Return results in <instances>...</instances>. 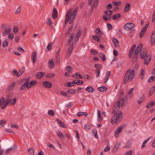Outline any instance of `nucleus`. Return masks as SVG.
<instances>
[{
	"mask_svg": "<svg viewBox=\"0 0 155 155\" xmlns=\"http://www.w3.org/2000/svg\"><path fill=\"white\" fill-rule=\"evenodd\" d=\"M26 86H27V85H26V84H25L24 83L21 86V87H20V90H23L25 88V87H26Z\"/></svg>",
	"mask_w": 155,
	"mask_h": 155,
	"instance_id": "63",
	"label": "nucleus"
},
{
	"mask_svg": "<svg viewBox=\"0 0 155 155\" xmlns=\"http://www.w3.org/2000/svg\"><path fill=\"white\" fill-rule=\"evenodd\" d=\"M113 12V11L111 10H106L104 11V13L107 15V16H111V15H112Z\"/></svg>",
	"mask_w": 155,
	"mask_h": 155,
	"instance_id": "32",
	"label": "nucleus"
},
{
	"mask_svg": "<svg viewBox=\"0 0 155 155\" xmlns=\"http://www.w3.org/2000/svg\"><path fill=\"white\" fill-rule=\"evenodd\" d=\"M94 67L96 68V71H101L102 69V67L101 64H96L94 65Z\"/></svg>",
	"mask_w": 155,
	"mask_h": 155,
	"instance_id": "25",
	"label": "nucleus"
},
{
	"mask_svg": "<svg viewBox=\"0 0 155 155\" xmlns=\"http://www.w3.org/2000/svg\"><path fill=\"white\" fill-rule=\"evenodd\" d=\"M145 57L144 64L147 65L151 59V55L150 54H148Z\"/></svg>",
	"mask_w": 155,
	"mask_h": 155,
	"instance_id": "6",
	"label": "nucleus"
},
{
	"mask_svg": "<svg viewBox=\"0 0 155 155\" xmlns=\"http://www.w3.org/2000/svg\"><path fill=\"white\" fill-rule=\"evenodd\" d=\"M121 16V15L118 13H117L115 15H112V17L113 19H114V20H117Z\"/></svg>",
	"mask_w": 155,
	"mask_h": 155,
	"instance_id": "31",
	"label": "nucleus"
},
{
	"mask_svg": "<svg viewBox=\"0 0 155 155\" xmlns=\"http://www.w3.org/2000/svg\"><path fill=\"white\" fill-rule=\"evenodd\" d=\"M56 120L57 122L60 124V126L65 128H66V125L62 122L59 119L57 118Z\"/></svg>",
	"mask_w": 155,
	"mask_h": 155,
	"instance_id": "26",
	"label": "nucleus"
},
{
	"mask_svg": "<svg viewBox=\"0 0 155 155\" xmlns=\"http://www.w3.org/2000/svg\"><path fill=\"white\" fill-rule=\"evenodd\" d=\"M145 74V71L144 69H142L141 70L140 73L139 75L141 79L142 80L143 79L144 76Z\"/></svg>",
	"mask_w": 155,
	"mask_h": 155,
	"instance_id": "37",
	"label": "nucleus"
},
{
	"mask_svg": "<svg viewBox=\"0 0 155 155\" xmlns=\"http://www.w3.org/2000/svg\"><path fill=\"white\" fill-rule=\"evenodd\" d=\"M155 91V85L150 89L149 95L150 96L152 95L153 92Z\"/></svg>",
	"mask_w": 155,
	"mask_h": 155,
	"instance_id": "28",
	"label": "nucleus"
},
{
	"mask_svg": "<svg viewBox=\"0 0 155 155\" xmlns=\"http://www.w3.org/2000/svg\"><path fill=\"white\" fill-rule=\"evenodd\" d=\"M74 36V33H72L70 34V37L68 39V41L67 42V45H69L71 43L72 41Z\"/></svg>",
	"mask_w": 155,
	"mask_h": 155,
	"instance_id": "34",
	"label": "nucleus"
},
{
	"mask_svg": "<svg viewBox=\"0 0 155 155\" xmlns=\"http://www.w3.org/2000/svg\"><path fill=\"white\" fill-rule=\"evenodd\" d=\"M120 108V107H119L116 106V104H115L113 108V113H114L116 112Z\"/></svg>",
	"mask_w": 155,
	"mask_h": 155,
	"instance_id": "42",
	"label": "nucleus"
},
{
	"mask_svg": "<svg viewBox=\"0 0 155 155\" xmlns=\"http://www.w3.org/2000/svg\"><path fill=\"white\" fill-rule=\"evenodd\" d=\"M7 101H8L7 100L5 101L2 104L1 107V108L2 109H5V108L6 106L9 104Z\"/></svg>",
	"mask_w": 155,
	"mask_h": 155,
	"instance_id": "40",
	"label": "nucleus"
},
{
	"mask_svg": "<svg viewBox=\"0 0 155 155\" xmlns=\"http://www.w3.org/2000/svg\"><path fill=\"white\" fill-rule=\"evenodd\" d=\"M133 153V151L132 150H130L129 151L127 152L125 155H132Z\"/></svg>",
	"mask_w": 155,
	"mask_h": 155,
	"instance_id": "64",
	"label": "nucleus"
},
{
	"mask_svg": "<svg viewBox=\"0 0 155 155\" xmlns=\"http://www.w3.org/2000/svg\"><path fill=\"white\" fill-rule=\"evenodd\" d=\"M65 85L66 87H72L74 85V81L72 82H69L66 83Z\"/></svg>",
	"mask_w": 155,
	"mask_h": 155,
	"instance_id": "41",
	"label": "nucleus"
},
{
	"mask_svg": "<svg viewBox=\"0 0 155 155\" xmlns=\"http://www.w3.org/2000/svg\"><path fill=\"white\" fill-rule=\"evenodd\" d=\"M8 44V42L7 40L4 41L2 44L3 47L5 48V46H7Z\"/></svg>",
	"mask_w": 155,
	"mask_h": 155,
	"instance_id": "57",
	"label": "nucleus"
},
{
	"mask_svg": "<svg viewBox=\"0 0 155 155\" xmlns=\"http://www.w3.org/2000/svg\"><path fill=\"white\" fill-rule=\"evenodd\" d=\"M55 75V74L54 73H49L46 75V76L47 78H50L52 77Z\"/></svg>",
	"mask_w": 155,
	"mask_h": 155,
	"instance_id": "61",
	"label": "nucleus"
},
{
	"mask_svg": "<svg viewBox=\"0 0 155 155\" xmlns=\"http://www.w3.org/2000/svg\"><path fill=\"white\" fill-rule=\"evenodd\" d=\"M130 4L129 3H126L125 5V7L124 9V12H127L130 9Z\"/></svg>",
	"mask_w": 155,
	"mask_h": 155,
	"instance_id": "39",
	"label": "nucleus"
},
{
	"mask_svg": "<svg viewBox=\"0 0 155 155\" xmlns=\"http://www.w3.org/2000/svg\"><path fill=\"white\" fill-rule=\"evenodd\" d=\"M11 30V27L9 26L6 27L5 28V31L2 32V35L5 36L6 35L9 34Z\"/></svg>",
	"mask_w": 155,
	"mask_h": 155,
	"instance_id": "11",
	"label": "nucleus"
},
{
	"mask_svg": "<svg viewBox=\"0 0 155 155\" xmlns=\"http://www.w3.org/2000/svg\"><path fill=\"white\" fill-rule=\"evenodd\" d=\"M30 77H28L27 78H26L25 81V82L24 84H26L27 85L26 86V88H27V87L29 86V81L30 79Z\"/></svg>",
	"mask_w": 155,
	"mask_h": 155,
	"instance_id": "50",
	"label": "nucleus"
},
{
	"mask_svg": "<svg viewBox=\"0 0 155 155\" xmlns=\"http://www.w3.org/2000/svg\"><path fill=\"white\" fill-rule=\"evenodd\" d=\"M48 67L49 69H52L54 67V64L53 59H51L49 60Z\"/></svg>",
	"mask_w": 155,
	"mask_h": 155,
	"instance_id": "9",
	"label": "nucleus"
},
{
	"mask_svg": "<svg viewBox=\"0 0 155 155\" xmlns=\"http://www.w3.org/2000/svg\"><path fill=\"white\" fill-rule=\"evenodd\" d=\"M92 133L94 134L95 137L96 138H98V136L97 134V131L96 129H94L92 130Z\"/></svg>",
	"mask_w": 155,
	"mask_h": 155,
	"instance_id": "47",
	"label": "nucleus"
},
{
	"mask_svg": "<svg viewBox=\"0 0 155 155\" xmlns=\"http://www.w3.org/2000/svg\"><path fill=\"white\" fill-rule=\"evenodd\" d=\"M148 26V24H147L142 29L140 33V38H141L142 36L144 35L145 32L146 31V30Z\"/></svg>",
	"mask_w": 155,
	"mask_h": 155,
	"instance_id": "8",
	"label": "nucleus"
},
{
	"mask_svg": "<svg viewBox=\"0 0 155 155\" xmlns=\"http://www.w3.org/2000/svg\"><path fill=\"white\" fill-rule=\"evenodd\" d=\"M154 81H155V76H151L149 78L148 82L150 83Z\"/></svg>",
	"mask_w": 155,
	"mask_h": 155,
	"instance_id": "46",
	"label": "nucleus"
},
{
	"mask_svg": "<svg viewBox=\"0 0 155 155\" xmlns=\"http://www.w3.org/2000/svg\"><path fill=\"white\" fill-rule=\"evenodd\" d=\"M120 143H117V144L114 147L113 149V151H116L118 148V147L120 145Z\"/></svg>",
	"mask_w": 155,
	"mask_h": 155,
	"instance_id": "56",
	"label": "nucleus"
},
{
	"mask_svg": "<svg viewBox=\"0 0 155 155\" xmlns=\"http://www.w3.org/2000/svg\"><path fill=\"white\" fill-rule=\"evenodd\" d=\"M123 114L120 111H119L113 116L111 120V122L112 124H114L116 122H119L122 119Z\"/></svg>",
	"mask_w": 155,
	"mask_h": 155,
	"instance_id": "1",
	"label": "nucleus"
},
{
	"mask_svg": "<svg viewBox=\"0 0 155 155\" xmlns=\"http://www.w3.org/2000/svg\"><path fill=\"white\" fill-rule=\"evenodd\" d=\"M124 99L123 98H120L118 101H117V103H116L115 104H116V106H118L120 108L122 107L124 104Z\"/></svg>",
	"mask_w": 155,
	"mask_h": 155,
	"instance_id": "5",
	"label": "nucleus"
},
{
	"mask_svg": "<svg viewBox=\"0 0 155 155\" xmlns=\"http://www.w3.org/2000/svg\"><path fill=\"white\" fill-rule=\"evenodd\" d=\"M143 48V45L142 44H139L138 47L136 48L135 51L134 53L135 54H138L139 53L141 50Z\"/></svg>",
	"mask_w": 155,
	"mask_h": 155,
	"instance_id": "15",
	"label": "nucleus"
},
{
	"mask_svg": "<svg viewBox=\"0 0 155 155\" xmlns=\"http://www.w3.org/2000/svg\"><path fill=\"white\" fill-rule=\"evenodd\" d=\"M85 90L87 92L91 93L94 92L95 91V89L91 86L87 87L85 88Z\"/></svg>",
	"mask_w": 155,
	"mask_h": 155,
	"instance_id": "24",
	"label": "nucleus"
},
{
	"mask_svg": "<svg viewBox=\"0 0 155 155\" xmlns=\"http://www.w3.org/2000/svg\"><path fill=\"white\" fill-rule=\"evenodd\" d=\"M37 82L36 81L34 80L31 81L29 83V86L27 87V88H29L32 87L34 85H35L37 83Z\"/></svg>",
	"mask_w": 155,
	"mask_h": 155,
	"instance_id": "29",
	"label": "nucleus"
},
{
	"mask_svg": "<svg viewBox=\"0 0 155 155\" xmlns=\"http://www.w3.org/2000/svg\"><path fill=\"white\" fill-rule=\"evenodd\" d=\"M78 7H76L74 10L73 13H72V12L73 10V8H70L69 9H72L71 12L70 13V15H73V16H74L73 15H74L75 16V17L76 16V15L77 13V12L78 10Z\"/></svg>",
	"mask_w": 155,
	"mask_h": 155,
	"instance_id": "27",
	"label": "nucleus"
},
{
	"mask_svg": "<svg viewBox=\"0 0 155 155\" xmlns=\"http://www.w3.org/2000/svg\"><path fill=\"white\" fill-rule=\"evenodd\" d=\"M57 133L58 136L61 138H64V137L63 135L62 134L61 132L59 131H58L57 132Z\"/></svg>",
	"mask_w": 155,
	"mask_h": 155,
	"instance_id": "54",
	"label": "nucleus"
},
{
	"mask_svg": "<svg viewBox=\"0 0 155 155\" xmlns=\"http://www.w3.org/2000/svg\"><path fill=\"white\" fill-rule=\"evenodd\" d=\"M143 97H140L138 101V103L139 104H141L143 102Z\"/></svg>",
	"mask_w": 155,
	"mask_h": 155,
	"instance_id": "62",
	"label": "nucleus"
},
{
	"mask_svg": "<svg viewBox=\"0 0 155 155\" xmlns=\"http://www.w3.org/2000/svg\"><path fill=\"white\" fill-rule=\"evenodd\" d=\"M131 140H130L127 143L124 147L126 148H129L131 146Z\"/></svg>",
	"mask_w": 155,
	"mask_h": 155,
	"instance_id": "52",
	"label": "nucleus"
},
{
	"mask_svg": "<svg viewBox=\"0 0 155 155\" xmlns=\"http://www.w3.org/2000/svg\"><path fill=\"white\" fill-rule=\"evenodd\" d=\"M155 42V30L153 31L151 37V43L152 45Z\"/></svg>",
	"mask_w": 155,
	"mask_h": 155,
	"instance_id": "16",
	"label": "nucleus"
},
{
	"mask_svg": "<svg viewBox=\"0 0 155 155\" xmlns=\"http://www.w3.org/2000/svg\"><path fill=\"white\" fill-rule=\"evenodd\" d=\"M147 50L145 48H143L140 53V58L143 59L147 55Z\"/></svg>",
	"mask_w": 155,
	"mask_h": 155,
	"instance_id": "4",
	"label": "nucleus"
},
{
	"mask_svg": "<svg viewBox=\"0 0 155 155\" xmlns=\"http://www.w3.org/2000/svg\"><path fill=\"white\" fill-rule=\"evenodd\" d=\"M10 105H15L17 101V98H15L13 99H10L9 98L7 99L6 100Z\"/></svg>",
	"mask_w": 155,
	"mask_h": 155,
	"instance_id": "10",
	"label": "nucleus"
},
{
	"mask_svg": "<svg viewBox=\"0 0 155 155\" xmlns=\"http://www.w3.org/2000/svg\"><path fill=\"white\" fill-rule=\"evenodd\" d=\"M43 85L46 88H51L52 86L51 83L48 81H45L42 83Z\"/></svg>",
	"mask_w": 155,
	"mask_h": 155,
	"instance_id": "7",
	"label": "nucleus"
},
{
	"mask_svg": "<svg viewBox=\"0 0 155 155\" xmlns=\"http://www.w3.org/2000/svg\"><path fill=\"white\" fill-rule=\"evenodd\" d=\"M52 44H53V43L51 42L48 44L46 48L47 51H50L52 49V47L51 45Z\"/></svg>",
	"mask_w": 155,
	"mask_h": 155,
	"instance_id": "45",
	"label": "nucleus"
},
{
	"mask_svg": "<svg viewBox=\"0 0 155 155\" xmlns=\"http://www.w3.org/2000/svg\"><path fill=\"white\" fill-rule=\"evenodd\" d=\"M45 75L44 72H39L36 74V77L38 79H40L42 78Z\"/></svg>",
	"mask_w": 155,
	"mask_h": 155,
	"instance_id": "18",
	"label": "nucleus"
},
{
	"mask_svg": "<svg viewBox=\"0 0 155 155\" xmlns=\"http://www.w3.org/2000/svg\"><path fill=\"white\" fill-rule=\"evenodd\" d=\"M73 15H69V23L70 24L72 23V22L74 20L75 18V16L73 15Z\"/></svg>",
	"mask_w": 155,
	"mask_h": 155,
	"instance_id": "38",
	"label": "nucleus"
},
{
	"mask_svg": "<svg viewBox=\"0 0 155 155\" xmlns=\"http://www.w3.org/2000/svg\"><path fill=\"white\" fill-rule=\"evenodd\" d=\"M107 29L108 31L111 30L112 29L113 26L110 23H107Z\"/></svg>",
	"mask_w": 155,
	"mask_h": 155,
	"instance_id": "59",
	"label": "nucleus"
},
{
	"mask_svg": "<svg viewBox=\"0 0 155 155\" xmlns=\"http://www.w3.org/2000/svg\"><path fill=\"white\" fill-rule=\"evenodd\" d=\"M72 77L75 79L79 78L80 79H82L83 76L81 74H78V73H76L75 74L72 75Z\"/></svg>",
	"mask_w": 155,
	"mask_h": 155,
	"instance_id": "22",
	"label": "nucleus"
},
{
	"mask_svg": "<svg viewBox=\"0 0 155 155\" xmlns=\"http://www.w3.org/2000/svg\"><path fill=\"white\" fill-rule=\"evenodd\" d=\"M95 32L97 35H99L100 37H101V35L103 34V33L100 31V29L98 28L96 29Z\"/></svg>",
	"mask_w": 155,
	"mask_h": 155,
	"instance_id": "43",
	"label": "nucleus"
},
{
	"mask_svg": "<svg viewBox=\"0 0 155 155\" xmlns=\"http://www.w3.org/2000/svg\"><path fill=\"white\" fill-rule=\"evenodd\" d=\"M151 137H150L148 139H147L146 140H144V141L143 142L142 145L141 146V148H143L145 146L147 143L151 139Z\"/></svg>",
	"mask_w": 155,
	"mask_h": 155,
	"instance_id": "36",
	"label": "nucleus"
},
{
	"mask_svg": "<svg viewBox=\"0 0 155 155\" xmlns=\"http://www.w3.org/2000/svg\"><path fill=\"white\" fill-rule=\"evenodd\" d=\"M112 41L115 47H117L119 46V42L116 38H113L112 39Z\"/></svg>",
	"mask_w": 155,
	"mask_h": 155,
	"instance_id": "23",
	"label": "nucleus"
},
{
	"mask_svg": "<svg viewBox=\"0 0 155 155\" xmlns=\"http://www.w3.org/2000/svg\"><path fill=\"white\" fill-rule=\"evenodd\" d=\"M16 84L15 82H13L8 87V90L11 91L12 90Z\"/></svg>",
	"mask_w": 155,
	"mask_h": 155,
	"instance_id": "33",
	"label": "nucleus"
},
{
	"mask_svg": "<svg viewBox=\"0 0 155 155\" xmlns=\"http://www.w3.org/2000/svg\"><path fill=\"white\" fill-rule=\"evenodd\" d=\"M134 25L132 23H128L125 24L123 27L126 30H129L133 29Z\"/></svg>",
	"mask_w": 155,
	"mask_h": 155,
	"instance_id": "3",
	"label": "nucleus"
},
{
	"mask_svg": "<svg viewBox=\"0 0 155 155\" xmlns=\"http://www.w3.org/2000/svg\"><path fill=\"white\" fill-rule=\"evenodd\" d=\"M107 89L106 87L104 86H102L98 88V90L101 92H104L106 91Z\"/></svg>",
	"mask_w": 155,
	"mask_h": 155,
	"instance_id": "35",
	"label": "nucleus"
},
{
	"mask_svg": "<svg viewBox=\"0 0 155 155\" xmlns=\"http://www.w3.org/2000/svg\"><path fill=\"white\" fill-rule=\"evenodd\" d=\"M74 47V44L73 43H72L71 44L69 48H68V55H70L71 54V53L72 51L73 48Z\"/></svg>",
	"mask_w": 155,
	"mask_h": 155,
	"instance_id": "30",
	"label": "nucleus"
},
{
	"mask_svg": "<svg viewBox=\"0 0 155 155\" xmlns=\"http://www.w3.org/2000/svg\"><path fill=\"white\" fill-rule=\"evenodd\" d=\"M123 127H120L116 131L115 133V135L116 137L119 136V134L121 131Z\"/></svg>",
	"mask_w": 155,
	"mask_h": 155,
	"instance_id": "21",
	"label": "nucleus"
},
{
	"mask_svg": "<svg viewBox=\"0 0 155 155\" xmlns=\"http://www.w3.org/2000/svg\"><path fill=\"white\" fill-rule=\"evenodd\" d=\"M67 92L69 94H74L76 93V91L74 89H71L68 90Z\"/></svg>",
	"mask_w": 155,
	"mask_h": 155,
	"instance_id": "58",
	"label": "nucleus"
},
{
	"mask_svg": "<svg viewBox=\"0 0 155 155\" xmlns=\"http://www.w3.org/2000/svg\"><path fill=\"white\" fill-rule=\"evenodd\" d=\"M113 4L115 6H117L120 5L121 4L120 1H119L117 2H116L115 1H113L112 2Z\"/></svg>",
	"mask_w": 155,
	"mask_h": 155,
	"instance_id": "55",
	"label": "nucleus"
},
{
	"mask_svg": "<svg viewBox=\"0 0 155 155\" xmlns=\"http://www.w3.org/2000/svg\"><path fill=\"white\" fill-rule=\"evenodd\" d=\"M92 38L94 40L98 42H100V39L98 38V37L97 35H95L93 36Z\"/></svg>",
	"mask_w": 155,
	"mask_h": 155,
	"instance_id": "53",
	"label": "nucleus"
},
{
	"mask_svg": "<svg viewBox=\"0 0 155 155\" xmlns=\"http://www.w3.org/2000/svg\"><path fill=\"white\" fill-rule=\"evenodd\" d=\"M135 74V71L132 70L131 71V69H129L126 73L125 76L127 77L129 82H130L133 78Z\"/></svg>",
	"mask_w": 155,
	"mask_h": 155,
	"instance_id": "2",
	"label": "nucleus"
},
{
	"mask_svg": "<svg viewBox=\"0 0 155 155\" xmlns=\"http://www.w3.org/2000/svg\"><path fill=\"white\" fill-rule=\"evenodd\" d=\"M98 4L97 3L93 2V3L92 6V7L91 8V10L90 11L91 12H93L94 8H96V7L97 6Z\"/></svg>",
	"mask_w": 155,
	"mask_h": 155,
	"instance_id": "48",
	"label": "nucleus"
},
{
	"mask_svg": "<svg viewBox=\"0 0 155 155\" xmlns=\"http://www.w3.org/2000/svg\"><path fill=\"white\" fill-rule=\"evenodd\" d=\"M28 151L29 154L31 155H33L34 153V150L32 147L29 149Z\"/></svg>",
	"mask_w": 155,
	"mask_h": 155,
	"instance_id": "51",
	"label": "nucleus"
},
{
	"mask_svg": "<svg viewBox=\"0 0 155 155\" xmlns=\"http://www.w3.org/2000/svg\"><path fill=\"white\" fill-rule=\"evenodd\" d=\"M14 37V35L13 34L9 33L8 35V38L9 40H12Z\"/></svg>",
	"mask_w": 155,
	"mask_h": 155,
	"instance_id": "49",
	"label": "nucleus"
},
{
	"mask_svg": "<svg viewBox=\"0 0 155 155\" xmlns=\"http://www.w3.org/2000/svg\"><path fill=\"white\" fill-rule=\"evenodd\" d=\"M48 114L51 116H53L54 114V112L53 110H49L48 112Z\"/></svg>",
	"mask_w": 155,
	"mask_h": 155,
	"instance_id": "60",
	"label": "nucleus"
},
{
	"mask_svg": "<svg viewBox=\"0 0 155 155\" xmlns=\"http://www.w3.org/2000/svg\"><path fill=\"white\" fill-rule=\"evenodd\" d=\"M99 55L103 61H106V58L105 55L102 53H99Z\"/></svg>",
	"mask_w": 155,
	"mask_h": 155,
	"instance_id": "44",
	"label": "nucleus"
},
{
	"mask_svg": "<svg viewBox=\"0 0 155 155\" xmlns=\"http://www.w3.org/2000/svg\"><path fill=\"white\" fill-rule=\"evenodd\" d=\"M17 148V146L15 145L11 146L10 148L7 149L5 152L6 154H8L10 153L11 151Z\"/></svg>",
	"mask_w": 155,
	"mask_h": 155,
	"instance_id": "12",
	"label": "nucleus"
},
{
	"mask_svg": "<svg viewBox=\"0 0 155 155\" xmlns=\"http://www.w3.org/2000/svg\"><path fill=\"white\" fill-rule=\"evenodd\" d=\"M58 15V13L57 9L55 8H54L53 13L52 14V17L53 19H55L57 17Z\"/></svg>",
	"mask_w": 155,
	"mask_h": 155,
	"instance_id": "17",
	"label": "nucleus"
},
{
	"mask_svg": "<svg viewBox=\"0 0 155 155\" xmlns=\"http://www.w3.org/2000/svg\"><path fill=\"white\" fill-rule=\"evenodd\" d=\"M82 32L80 30L78 31V32L74 36L75 38V43L77 41L79 40V37L81 36Z\"/></svg>",
	"mask_w": 155,
	"mask_h": 155,
	"instance_id": "14",
	"label": "nucleus"
},
{
	"mask_svg": "<svg viewBox=\"0 0 155 155\" xmlns=\"http://www.w3.org/2000/svg\"><path fill=\"white\" fill-rule=\"evenodd\" d=\"M37 53L35 51L32 53L31 59L33 60V62L35 63L37 60Z\"/></svg>",
	"mask_w": 155,
	"mask_h": 155,
	"instance_id": "19",
	"label": "nucleus"
},
{
	"mask_svg": "<svg viewBox=\"0 0 155 155\" xmlns=\"http://www.w3.org/2000/svg\"><path fill=\"white\" fill-rule=\"evenodd\" d=\"M101 111L98 109H97V120L98 121H101L103 120V117L101 115Z\"/></svg>",
	"mask_w": 155,
	"mask_h": 155,
	"instance_id": "20",
	"label": "nucleus"
},
{
	"mask_svg": "<svg viewBox=\"0 0 155 155\" xmlns=\"http://www.w3.org/2000/svg\"><path fill=\"white\" fill-rule=\"evenodd\" d=\"M72 9H69L67 12L65 19V24H66L68 23L69 19V15H70Z\"/></svg>",
	"mask_w": 155,
	"mask_h": 155,
	"instance_id": "13",
	"label": "nucleus"
}]
</instances>
